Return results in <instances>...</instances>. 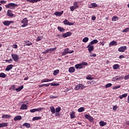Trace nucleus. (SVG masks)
<instances>
[{"mask_svg":"<svg viewBox=\"0 0 129 129\" xmlns=\"http://www.w3.org/2000/svg\"><path fill=\"white\" fill-rule=\"evenodd\" d=\"M63 13H64V11H61V12H56L54 13V15L56 16V17H61V16L63 15Z\"/></svg>","mask_w":129,"mask_h":129,"instance_id":"2eb2a0df","label":"nucleus"},{"mask_svg":"<svg viewBox=\"0 0 129 129\" xmlns=\"http://www.w3.org/2000/svg\"><path fill=\"white\" fill-rule=\"evenodd\" d=\"M72 35V33L70 32H66L64 34H62L63 38H67V37H70Z\"/></svg>","mask_w":129,"mask_h":129,"instance_id":"9b49d317","label":"nucleus"},{"mask_svg":"<svg viewBox=\"0 0 129 129\" xmlns=\"http://www.w3.org/2000/svg\"><path fill=\"white\" fill-rule=\"evenodd\" d=\"M7 77V74L4 73H0V78H6Z\"/></svg>","mask_w":129,"mask_h":129,"instance_id":"bb28decb","label":"nucleus"},{"mask_svg":"<svg viewBox=\"0 0 129 129\" xmlns=\"http://www.w3.org/2000/svg\"><path fill=\"white\" fill-rule=\"evenodd\" d=\"M84 88H85V86L83 84H80L75 87V89L76 90H79V89H84Z\"/></svg>","mask_w":129,"mask_h":129,"instance_id":"20e7f679","label":"nucleus"},{"mask_svg":"<svg viewBox=\"0 0 129 129\" xmlns=\"http://www.w3.org/2000/svg\"><path fill=\"white\" fill-rule=\"evenodd\" d=\"M63 23L64 25H68V26H73V25L74 24V23L69 22L67 19L64 20V21H63Z\"/></svg>","mask_w":129,"mask_h":129,"instance_id":"6e6552de","label":"nucleus"},{"mask_svg":"<svg viewBox=\"0 0 129 129\" xmlns=\"http://www.w3.org/2000/svg\"><path fill=\"white\" fill-rule=\"evenodd\" d=\"M86 79H87V80H92L93 79V78L92 77H91V75L88 76L86 78Z\"/></svg>","mask_w":129,"mask_h":129,"instance_id":"09e8293b","label":"nucleus"},{"mask_svg":"<svg viewBox=\"0 0 129 129\" xmlns=\"http://www.w3.org/2000/svg\"><path fill=\"white\" fill-rule=\"evenodd\" d=\"M43 109H44V108H43V107L35 108V112L36 111H38V112L42 111V110H43Z\"/></svg>","mask_w":129,"mask_h":129,"instance_id":"4c0bfd02","label":"nucleus"},{"mask_svg":"<svg viewBox=\"0 0 129 129\" xmlns=\"http://www.w3.org/2000/svg\"><path fill=\"white\" fill-rule=\"evenodd\" d=\"M89 40V38L88 37H85L84 39H83V42L84 43H87V42H88V40Z\"/></svg>","mask_w":129,"mask_h":129,"instance_id":"ea45409f","label":"nucleus"},{"mask_svg":"<svg viewBox=\"0 0 129 129\" xmlns=\"http://www.w3.org/2000/svg\"><path fill=\"white\" fill-rule=\"evenodd\" d=\"M97 43H98V40H97V39H94L90 42V44L91 45H93L94 44H97Z\"/></svg>","mask_w":129,"mask_h":129,"instance_id":"5701e85b","label":"nucleus"},{"mask_svg":"<svg viewBox=\"0 0 129 129\" xmlns=\"http://www.w3.org/2000/svg\"><path fill=\"white\" fill-rule=\"evenodd\" d=\"M13 48H14V49H17V48H18V45L17 44H14L13 45Z\"/></svg>","mask_w":129,"mask_h":129,"instance_id":"bf43d9fd","label":"nucleus"},{"mask_svg":"<svg viewBox=\"0 0 129 129\" xmlns=\"http://www.w3.org/2000/svg\"><path fill=\"white\" fill-rule=\"evenodd\" d=\"M50 51L49 50V49H47L45 51H43L42 53L43 54H47V53H49Z\"/></svg>","mask_w":129,"mask_h":129,"instance_id":"8fccbe9b","label":"nucleus"},{"mask_svg":"<svg viewBox=\"0 0 129 129\" xmlns=\"http://www.w3.org/2000/svg\"><path fill=\"white\" fill-rule=\"evenodd\" d=\"M126 96H127V93H125V94H122V95H120L119 98L120 99H122V98H123V97H126Z\"/></svg>","mask_w":129,"mask_h":129,"instance_id":"e433bc0d","label":"nucleus"},{"mask_svg":"<svg viewBox=\"0 0 129 129\" xmlns=\"http://www.w3.org/2000/svg\"><path fill=\"white\" fill-rule=\"evenodd\" d=\"M117 45V42L115 41H112L109 44V47H111V46H116Z\"/></svg>","mask_w":129,"mask_h":129,"instance_id":"dca6fc26","label":"nucleus"},{"mask_svg":"<svg viewBox=\"0 0 129 129\" xmlns=\"http://www.w3.org/2000/svg\"><path fill=\"white\" fill-rule=\"evenodd\" d=\"M69 71L70 73H73L74 72H75V69L73 67H71L69 68Z\"/></svg>","mask_w":129,"mask_h":129,"instance_id":"a878e982","label":"nucleus"},{"mask_svg":"<svg viewBox=\"0 0 129 129\" xmlns=\"http://www.w3.org/2000/svg\"><path fill=\"white\" fill-rule=\"evenodd\" d=\"M37 42H39V41H41V37L38 36L36 39Z\"/></svg>","mask_w":129,"mask_h":129,"instance_id":"13d9d810","label":"nucleus"},{"mask_svg":"<svg viewBox=\"0 0 129 129\" xmlns=\"http://www.w3.org/2000/svg\"><path fill=\"white\" fill-rule=\"evenodd\" d=\"M7 16L8 17H14V14L12 13V11L8 10L7 11Z\"/></svg>","mask_w":129,"mask_h":129,"instance_id":"a211bd4d","label":"nucleus"},{"mask_svg":"<svg viewBox=\"0 0 129 129\" xmlns=\"http://www.w3.org/2000/svg\"><path fill=\"white\" fill-rule=\"evenodd\" d=\"M12 59H13L14 61L15 62H18L19 61V55L18 54H12Z\"/></svg>","mask_w":129,"mask_h":129,"instance_id":"423d86ee","label":"nucleus"},{"mask_svg":"<svg viewBox=\"0 0 129 129\" xmlns=\"http://www.w3.org/2000/svg\"><path fill=\"white\" fill-rule=\"evenodd\" d=\"M28 19L26 18L23 19V20L21 21V23L22 24H23V25H21L22 28H25L28 26Z\"/></svg>","mask_w":129,"mask_h":129,"instance_id":"7ed1b4c3","label":"nucleus"},{"mask_svg":"<svg viewBox=\"0 0 129 129\" xmlns=\"http://www.w3.org/2000/svg\"><path fill=\"white\" fill-rule=\"evenodd\" d=\"M88 63L86 61H82L80 63H78L75 65V68L76 69H82L84 66L88 65Z\"/></svg>","mask_w":129,"mask_h":129,"instance_id":"f257e3e1","label":"nucleus"},{"mask_svg":"<svg viewBox=\"0 0 129 129\" xmlns=\"http://www.w3.org/2000/svg\"><path fill=\"white\" fill-rule=\"evenodd\" d=\"M61 111V107H57L55 108V112H60Z\"/></svg>","mask_w":129,"mask_h":129,"instance_id":"a19ab883","label":"nucleus"},{"mask_svg":"<svg viewBox=\"0 0 129 129\" xmlns=\"http://www.w3.org/2000/svg\"><path fill=\"white\" fill-rule=\"evenodd\" d=\"M85 110V108L83 107H81L80 108L78 109V111L79 112H83Z\"/></svg>","mask_w":129,"mask_h":129,"instance_id":"c756f323","label":"nucleus"},{"mask_svg":"<svg viewBox=\"0 0 129 129\" xmlns=\"http://www.w3.org/2000/svg\"><path fill=\"white\" fill-rule=\"evenodd\" d=\"M92 21H95V20H96V17L92 16Z\"/></svg>","mask_w":129,"mask_h":129,"instance_id":"e2e57ef3","label":"nucleus"},{"mask_svg":"<svg viewBox=\"0 0 129 129\" xmlns=\"http://www.w3.org/2000/svg\"><path fill=\"white\" fill-rule=\"evenodd\" d=\"M85 118H86V119H88V120L91 121V122H92V121H93V119H94L93 117H92L88 114H85Z\"/></svg>","mask_w":129,"mask_h":129,"instance_id":"0eeeda50","label":"nucleus"},{"mask_svg":"<svg viewBox=\"0 0 129 129\" xmlns=\"http://www.w3.org/2000/svg\"><path fill=\"white\" fill-rule=\"evenodd\" d=\"M11 24H14L13 21H5L3 22V25L4 26H6L7 27H9Z\"/></svg>","mask_w":129,"mask_h":129,"instance_id":"39448f33","label":"nucleus"},{"mask_svg":"<svg viewBox=\"0 0 129 129\" xmlns=\"http://www.w3.org/2000/svg\"><path fill=\"white\" fill-rule=\"evenodd\" d=\"M9 123H0V127H6V126H8Z\"/></svg>","mask_w":129,"mask_h":129,"instance_id":"412c9836","label":"nucleus"},{"mask_svg":"<svg viewBox=\"0 0 129 129\" xmlns=\"http://www.w3.org/2000/svg\"><path fill=\"white\" fill-rule=\"evenodd\" d=\"M67 54H68V53H66V51H63L62 53V54H61V55H62V56H64V55H67Z\"/></svg>","mask_w":129,"mask_h":129,"instance_id":"0e129e2a","label":"nucleus"},{"mask_svg":"<svg viewBox=\"0 0 129 129\" xmlns=\"http://www.w3.org/2000/svg\"><path fill=\"white\" fill-rule=\"evenodd\" d=\"M23 88H24V86H19L18 88H16L15 90L16 91H17V92H20V91H21V90H22Z\"/></svg>","mask_w":129,"mask_h":129,"instance_id":"4be33fe9","label":"nucleus"},{"mask_svg":"<svg viewBox=\"0 0 129 129\" xmlns=\"http://www.w3.org/2000/svg\"><path fill=\"white\" fill-rule=\"evenodd\" d=\"M99 124L101 126H104V125H106V123L103 121H100L99 122Z\"/></svg>","mask_w":129,"mask_h":129,"instance_id":"f704fd0d","label":"nucleus"},{"mask_svg":"<svg viewBox=\"0 0 129 129\" xmlns=\"http://www.w3.org/2000/svg\"><path fill=\"white\" fill-rule=\"evenodd\" d=\"M58 73H59V70H55L53 72V75H54V76H56V75H57V74H58Z\"/></svg>","mask_w":129,"mask_h":129,"instance_id":"37998d69","label":"nucleus"},{"mask_svg":"<svg viewBox=\"0 0 129 129\" xmlns=\"http://www.w3.org/2000/svg\"><path fill=\"white\" fill-rule=\"evenodd\" d=\"M27 108H28V106L25 104H23L20 107V109L22 110H25V109H27Z\"/></svg>","mask_w":129,"mask_h":129,"instance_id":"f3484780","label":"nucleus"},{"mask_svg":"<svg viewBox=\"0 0 129 129\" xmlns=\"http://www.w3.org/2000/svg\"><path fill=\"white\" fill-rule=\"evenodd\" d=\"M57 49V47H54L53 48H49L48 50H49L50 52H53V51H55V50Z\"/></svg>","mask_w":129,"mask_h":129,"instance_id":"79ce46f5","label":"nucleus"},{"mask_svg":"<svg viewBox=\"0 0 129 129\" xmlns=\"http://www.w3.org/2000/svg\"><path fill=\"white\" fill-rule=\"evenodd\" d=\"M116 109H117V106L115 105L113 107V110L115 111H116Z\"/></svg>","mask_w":129,"mask_h":129,"instance_id":"5fc2aeb1","label":"nucleus"},{"mask_svg":"<svg viewBox=\"0 0 129 129\" xmlns=\"http://www.w3.org/2000/svg\"><path fill=\"white\" fill-rule=\"evenodd\" d=\"M50 98H57V97H56V96H52V95H51V96H50Z\"/></svg>","mask_w":129,"mask_h":129,"instance_id":"774afa93","label":"nucleus"},{"mask_svg":"<svg viewBox=\"0 0 129 129\" xmlns=\"http://www.w3.org/2000/svg\"><path fill=\"white\" fill-rule=\"evenodd\" d=\"M11 116V115L5 114L2 116V118H10Z\"/></svg>","mask_w":129,"mask_h":129,"instance_id":"7c9ffc66","label":"nucleus"},{"mask_svg":"<svg viewBox=\"0 0 129 129\" xmlns=\"http://www.w3.org/2000/svg\"><path fill=\"white\" fill-rule=\"evenodd\" d=\"M116 80H118V76H116V77H113L112 78V81H115Z\"/></svg>","mask_w":129,"mask_h":129,"instance_id":"de8ad7c7","label":"nucleus"},{"mask_svg":"<svg viewBox=\"0 0 129 129\" xmlns=\"http://www.w3.org/2000/svg\"><path fill=\"white\" fill-rule=\"evenodd\" d=\"M98 5L96 4V3H92L90 5V9H93V8H97Z\"/></svg>","mask_w":129,"mask_h":129,"instance_id":"6ab92c4d","label":"nucleus"},{"mask_svg":"<svg viewBox=\"0 0 129 129\" xmlns=\"http://www.w3.org/2000/svg\"><path fill=\"white\" fill-rule=\"evenodd\" d=\"M120 87H121V86H116V87H114L113 88V89L115 90V89H118V88H120Z\"/></svg>","mask_w":129,"mask_h":129,"instance_id":"603ef678","label":"nucleus"},{"mask_svg":"<svg viewBox=\"0 0 129 129\" xmlns=\"http://www.w3.org/2000/svg\"><path fill=\"white\" fill-rule=\"evenodd\" d=\"M112 86V84L111 83H108L105 85L106 88H108L109 87H111Z\"/></svg>","mask_w":129,"mask_h":129,"instance_id":"a18cd8bd","label":"nucleus"},{"mask_svg":"<svg viewBox=\"0 0 129 129\" xmlns=\"http://www.w3.org/2000/svg\"><path fill=\"white\" fill-rule=\"evenodd\" d=\"M13 67H14V65L9 64L6 67L5 70L6 71H10V70H12V69H13Z\"/></svg>","mask_w":129,"mask_h":129,"instance_id":"4468645a","label":"nucleus"},{"mask_svg":"<svg viewBox=\"0 0 129 129\" xmlns=\"http://www.w3.org/2000/svg\"><path fill=\"white\" fill-rule=\"evenodd\" d=\"M125 124L126 125H129V121H128V120L126 121V122H125Z\"/></svg>","mask_w":129,"mask_h":129,"instance_id":"338daca9","label":"nucleus"},{"mask_svg":"<svg viewBox=\"0 0 129 129\" xmlns=\"http://www.w3.org/2000/svg\"><path fill=\"white\" fill-rule=\"evenodd\" d=\"M14 119L15 121L21 120V119H22V116H21V115L16 116Z\"/></svg>","mask_w":129,"mask_h":129,"instance_id":"393cba45","label":"nucleus"},{"mask_svg":"<svg viewBox=\"0 0 129 129\" xmlns=\"http://www.w3.org/2000/svg\"><path fill=\"white\" fill-rule=\"evenodd\" d=\"M87 48H88V50L89 52V53H91V52H92V51H93V50H94V47L92 45H91V44H89L88 46L87 47Z\"/></svg>","mask_w":129,"mask_h":129,"instance_id":"1a4fd4ad","label":"nucleus"},{"mask_svg":"<svg viewBox=\"0 0 129 129\" xmlns=\"http://www.w3.org/2000/svg\"><path fill=\"white\" fill-rule=\"evenodd\" d=\"M24 46H32V45H33V43L30 41L26 40L24 41Z\"/></svg>","mask_w":129,"mask_h":129,"instance_id":"ddd939ff","label":"nucleus"},{"mask_svg":"<svg viewBox=\"0 0 129 129\" xmlns=\"http://www.w3.org/2000/svg\"><path fill=\"white\" fill-rule=\"evenodd\" d=\"M57 30H58V31H59V32H61V33L63 32H65V29L60 26H58L57 27Z\"/></svg>","mask_w":129,"mask_h":129,"instance_id":"cd10ccee","label":"nucleus"},{"mask_svg":"<svg viewBox=\"0 0 129 129\" xmlns=\"http://www.w3.org/2000/svg\"><path fill=\"white\" fill-rule=\"evenodd\" d=\"M73 4L74 7H76V8L78 9V8H79V5H78V3H77V2H75Z\"/></svg>","mask_w":129,"mask_h":129,"instance_id":"58836bf2","label":"nucleus"},{"mask_svg":"<svg viewBox=\"0 0 129 129\" xmlns=\"http://www.w3.org/2000/svg\"><path fill=\"white\" fill-rule=\"evenodd\" d=\"M64 51L66 52L68 54V53H70V54H71V53H73L74 51L72 50L71 52H69V48H66L64 50Z\"/></svg>","mask_w":129,"mask_h":129,"instance_id":"c03bdc74","label":"nucleus"},{"mask_svg":"<svg viewBox=\"0 0 129 129\" xmlns=\"http://www.w3.org/2000/svg\"><path fill=\"white\" fill-rule=\"evenodd\" d=\"M70 115L71 116V118H75V117H76V116H75V112H74V111L72 112L70 114Z\"/></svg>","mask_w":129,"mask_h":129,"instance_id":"b1692460","label":"nucleus"},{"mask_svg":"<svg viewBox=\"0 0 129 129\" xmlns=\"http://www.w3.org/2000/svg\"><path fill=\"white\" fill-rule=\"evenodd\" d=\"M39 119H42V117H41V116H36V117H34L32 118V120H38Z\"/></svg>","mask_w":129,"mask_h":129,"instance_id":"c85d7f7f","label":"nucleus"},{"mask_svg":"<svg viewBox=\"0 0 129 129\" xmlns=\"http://www.w3.org/2000/svg\"><path fill=\"white\" fill-rule=\"evenodd\" d=\"M90 57H96V54L95 53L91 54L90 55Z\"/></svg>","mask_w":129,"mask_h":129,"instance_id":"4d7b16f0","label":"nucleus"},{"mask_svg":"<svg viewBox=\"0 0 129 129\" xmlns=\"http://www.w3.org/2000/svg\"><path fill=\"white\" fill-rule=\"evenodd\" d=\"M76 9L77 8H76V7L75 6H71L70 7V10L72 12H73L75 10H76Z\"/></svg>","mask_w":129,"mask_h":129,"instance_id":"49530a36","label":"nucleus"},{"mask_svg":"<svg viewBox=\"0 0 129 129\" xmlns=\"http://www.w3.org/2000/svg\"><path fill=\"white\" fill-rule=\"evenodd\" d=\"M112 22H115L116 21H118V17L117 16H113L112 18Z\"/></svg>","mask_w":129,"mask_h":129,"instance_id":"c9c22d12","label":"nucleus"},{"mask_svg":"<svg viewBox=\"0 0 129 129\" xmlns=\"http://www.w3.org/2000/svg\"><path fill=\"white\" fill-rule=\"evenodd\" d=\"M124 79L125 80H127V79H129V75L125 76L124 77Z\"/></svg>","mask_w":129,"mask_h":129,"instance_id":"3c124183","label":"nucleus"},{"mask_svg":"<svg viewBox=\"0 0 129 129\" xmlns=\"http://www.w3.org/2000/svg\"><path fill=\"white\" fill-rule=\"evenodd\" d=\"M128 31H129V28H126V29L123 30L122 32L125 33L126 32H128Z\"/></svg>","mask_w":129,"mask_h":129,"instance_id":"864d4df0","label":"nucleus"},{"mask_svg":"<svg viewBox=\"0 0 129 129\" xmlns=\"http://www.w3.org/2000/svg\"><path fill=\"white\" fill-rule=\"evenodd\" d=\"M30 112L32 113H34V112H36V109H30Z\"/></svg>","mask_w":129,"mask_h":129,"instance_id":"6e6d98bb","label":"nucleus"},{"mask_svg":"<svg viewBox=\"0 0 129 129\" xmlns=\"http://www.w3.org/2000/svg\"><path fill=\"white\" fill-rule=\"evenodd\" d=\"M54 80V79H44L41 81V83H44V82H50L51 81H53Z\"/></svg>","mask_w":129,"mask_h":129,"instance_id":"f8f14e48","label":"nucleus"},{"mask_svg":"<svg viewBox=\"0 0 129 129\" xmlns=\"http://www.w3.org/2000/svg\"><path fill=\"white\" fill-rule=\"evenodd\" d=\"M6 3H7V1H0V3H1L2 5L4 4H6Z\"/></svg>","mask_w":129,"mask_h":129,"instance_id":"680f3d73","label":"nucleus"},{"mask_svg":"<svg viewBox=\"0 0 129 129\" xmlns=\"http://www.w3.org/2000/svg\"><path fill=\"white\" fill-rule=\"evenodd\" d=\"M18 7V5L15 3H9L7 5L5 6L6 9H10L11 10L16 9V7Z\"/></svg>","mask_w":129,"mask_h":129,"instance_id":"f03ea898","label":"nucleus"},{"mask_svg":"<svg viewBox=\"0 0 129 129\" xmlns=\"http://www.w3.org/2000/svg\"><path fill=\"white\" fill-rule=\"evenodd\" d=\"M50 85L51 86H57V85H56V83H51Z\"/></svg>","mask_w":129,"mask_h":129,"instance_id":"052dcab7","label":"nucleus"},{"mask_svg":"<svg viewBox=\"0 0 129 129\" xmlns=\"http://www.w3.org/2000/svg\"><path fill=\"white\" fill-rule=\"evenodd\" d=\"M26 2H28V3H32V4H35V3L41 2V0H26Z\"/></svg>","mask_w":129,"mask_h":129,"instance_id":"aec40b11","label":"nucleus"},{"mask_svg":"<svg viewBox=\"0 0 129 129\" xmlns=\"http://www.w3.org/2000/svg\"><path fill=\"white\" fill-rule=\"evenodd\" d=\"M23 126H26L27 128H29V127H31V124H30V123L25 122L23 124Z\"/></svg>","mask_w":129,"mask_h":129,"instance_id":"72a5a7b5","label":"nucleus"},{"mask_svg":"<svg viewBox=\"0 0 129 129\" xmlns=\"http://www.w3.org/2000/svg\"><path fill=\"white\" fill-rule=\"evenodd\" d=\"M119 68V64H115L113 66V69L114 70H116V69H118Z\"/></svg>","mask_w":129,"mask_h":129,"instance_id":"473e14b6","label":"nucleus"},{"mask_svg":"<svg viewBox=\"0 0 129 129\" xmlns=\"http://www.w3.org/2000/svg\"><path fill=\"white\" fill-rule=\"evenodd\" d=\"M119 59H122V58H124V56L123 55H121L119 56Z\"/></svg>","mask_w":129,"mask_h":129,"instance_id":"69168bd1","label":"nucleus"},{"mask_svg":"<svg viewBox=\"0 0 129 129\" xmlns=\"http://www.w3.org/2000/svg\"><path fill=\"white\" fill-rule=\"evenodd\" d=\"M50 111H51V112H52V113H55V108H54L53 106H50Z\"/></svg>","mask_w":129,"mask_h":129,"instance_id":"2f4dec72","label":"nucleus"},{"mask_svg":"<svg viewBox=\"0 0 129 129\" xmlns=\"http://www.w3.org/2000/svg\"><path fill=\"white\" fill-rule=\"evenodd\" d=\"M127 47L125 46H121L118 49V51L119 52H124L125 51V50H126Z\"/></svg>","mask_w":129,"mask_h":129,"instance_id":"9d476101","label":"nucleus"}]
</instances>
